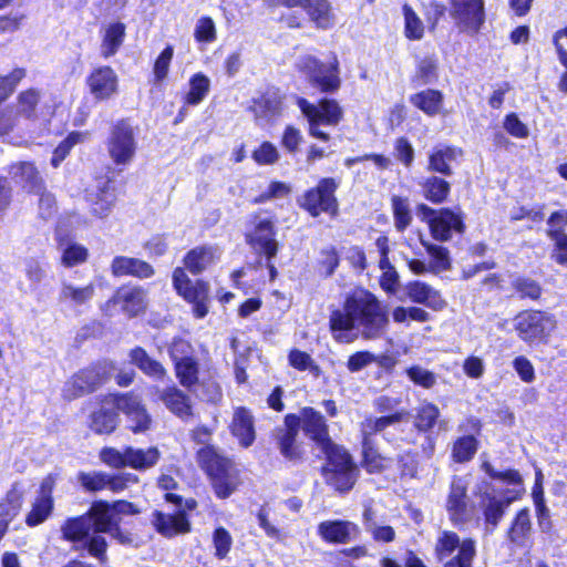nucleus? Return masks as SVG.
I'll list each match as a JSON object with an SVG mask.
<instances>
[{"instance_id": "nucleus-29", "label": "nucleus", "mask_w": 567, "mask_h": 567, "mask_svg": "<svg viewBox=\"0 0 567 567\" xmlns=\"http://www.w3.org/2000/svg\"><path fill=\"white\" fill-rule=\"evenodd\" d=\"M131 362L136 365L145 375L154 380H163L167 377V370L157 360L148 355L141 347H136L130 351Z\"/></svg>"}, {"instance_id": "nucleus-21", "label": "nucleus", "mask_w": 567, "mask_h": 567, "mask_svg": "<svg viewBox=\"0 0 567 567\" xmlns=\"http://www.w3.org/2000/svg\"><path fill=\"white\" fill-rule=\"evenodd\" d=\"M464 228L462 216L447 208L440 209L430 226L433 238L439 241L450 240L453 233L462 234Z\"/></svg>"}, {"instance_id": "nucleus-4", "label": "nucleus", "mask_w": 567, "mask_h": 567, "mask_svg": "<svg viewBox=\"0 0 567 567\" xmlns=\"http://www.w3.org/2000/svg\"><path fill=\"white\" fill-rule=\"evenodd\" d=\"M435 554L444 567H473L476 544L472 538L460 539L454 532L444 530L435 544Z\"/></svg>"}, {"instance_id": "nucleus-1", "label": "nucleus", "mask_w": 567, "mask_h": 567, "mask_svg": "<svg viewBox=\"0 0 567 567\" xmlns=\"http://www.w3.org/2000/svg\"><path fill=\"white\" fill-rule=\"evenodd\" d=\"M330 329L336 341L350 343L357 329L364 340L381 339L386 334L390 321L386 308L368 290H359L349 296L341 309L331 312Z\"/></svg>"}, {"instance_id": "nucleus-60", "label": "nucleus", "mask_w": 567, "mask_h": 567, "mask_svg": "<svg viewBox=\"0 0 567 567\" xmlns=\"http://www.w3.org/2000/svg\"><path fill=\"white\" fill-rule=\"evenodd\" d=\"M213 544L215 548V556L218 559H224L230 551L233 537L226 528L218 527L213 534Z\"/></svg>"}, {"instance_id": "nucleus-2", "label": "nucleus", "mask_w": 567, "mask_h": 567, "mask_svg": "<svg viewBox=\"0 0 567 567\" xmlns=\"http://www.w3.org/2000/svg\"><path fill=\"white\" fill-rule=\"evenodd\" d=\"M408 415L409 413L406 411L401 410L379 417L369 415L360 423L363 455L362 465L368 472L380 473L384 471L391 462L390 458L378 452L374 436L382 434L383 437L388 440L385 433L386 429L405 420Z\"/></svg>"}, {"instance_id": "nucleus-64", "label": "nucleus", "mask_w": 567, "mask_h": 567, "mask_svg": "<svg viewBox=\"0 0 567 567\" xmlns=\"http://www.w3.org/2000/svg\"><path fill=\"white\" fill-rule=\"evenodd\" d=\"M513 287L522 298H530L532 300H536L542 293L540 286L535 280L528 278L516 279L513 282Z\"/></svg>"}, {"instance_id": "nucleus-7", "label": "nucleus", "mask_w": 567, "mask_h": 567, "mask_svg": "<svg viewBox=\"0 0 567 567\" xmlns=\"http://www.w3.org/2000/svg\"><path fill=\"white\" fill-rule=\"evenodd\" d=\"M298 68L307 75L309 82L321 92H334L340 87L338 60L336 56L327 65L312 55H305L299 59Z\"/></svg>"}, {"instance_id": "nucleus-33", "label": "nucleus", "mask_w": 567, "mask_h": 567, "mask_svg": "<svg viewBox=\"0 0 567 567\" xmlns=\"http://www.w3.org/2000/svg\"><path fill=\"white\" fill-rule=\"evenodd\" d=\"M127 466L137 471L148 470L157 464L161 452L157 447H148L146 450L126 446Z\"/></svg>"}, {"instance_id": "nucleus-17", "label": "nucleus", "mask_w": 567, "mask_h": 567, "mask_svg": "<svg viewBox=\"0 0 567 567\" xmlns=\"http://www.w3.org/2000/svg\"><path fill=\"white\" fill-rule=\"evenodd\" d=\"M299 429L301 427L303 433L312 440L316 445L320 447L329 446L331 441L328 425L323 415L312 408H303L297 415Z\"/></svg>"}, {"instance_id": "nucleus-11", "label": "nucleus", "mask_w": 567, "mask_h": 567, "mask_svg": "<svg viewBox=\"0 0 567 567\" xmlns=\"http://www.w3.org/2000/svg\"><path fill=\"white\" fill-rule=\"evenodd\" d=\"M450 3L456 27L471 35L477 34L485 22L484 0H450Z\"/></svg>"}, {"instance_id": "nucleus-55", "label": "nucleus", "mask_w": 567, "mask_h": 567, "mask_svg": "<svg viewBox=\"0 0 567 567\" xmlns=\"http://www.w3.org/2000/svg\"><path fill=\"white\" fill-rule=\"evenodd\" d=\"M403 16L405 37L410 40L422 39L424 34V24L414 10L410 6L404 4Z\"/></svg>"}, {"instance_id": "nucleus-9", "label": "nucleus", "mask_w": 567, "mask_h": 567, "mask_svg": "<svg viewBox=\"0 0 567 567\" xmlns=\"http://www.w3.org/2000/svg\"><path fill=\"white\" fill-rule=\"evenodd\" d=\"M338 184L333 178H323L316 188L309 189L301 198V207L311 216L317 217L321 213H328L336 216L338 213V202L334 192Z\"/></svg>"}, {"instance_id": "nucleus-23", "label": "nucleus", "mask_w": 567, "mask_h": 567, "mask_svg": "<svg viewBox=\"0 0 567 567\" xmlns=\"http://www.w3.org/2000/svg\"><path fill=\"white\" fill-rule=\"evenodd\" d=\"M112 301L120 305L128 317L143 313L147 307V291L140 286L122 287L114 295Z\"/></svg>"}, {"instance_id": "nucleus-39", "label": "nucleus", "mask_w": 567, "mask_h": 567, "mask_svg": "<svg viewBox=\"0 0 567 567\" xmlns=\"http://www.w3.org/2000/svg\"><path fill=\"white\" fill-rule=\"evenodd\" d=\"M411 103L429 116L441 113L443 106V94L436 90H424L411 96Z\"/></svg>"}, {"instance_id": "nucleus-26", "label": "nucleus", "mask_w": 567, "mask_h": 567, "mask_svg": "<svg viewBox=\"0 0 567 567\" xmlns=\"http://www.w3.org/2000/svg\"><path fill=\"white\" fill-rule=\"evenodd\" d=\"M466 498L467 494L465 484L461 478H455L452 482L446 504V508L452 520L463 522L468 517Z\"/></svg>"}, {"instance_id": "nucleus-50", "label": "nucleus", "mask_w": 567, "mask_h": 567, "mask_svg": "<svg viewBox=\"0 0 567 567\" xmlns=\"http://www.w3.org/2000/svg\"><path fill=\"white\" fill-rule=\"evenodd\" d=\"M189 86L190 89L186 95V103L197 105L209 92L210 81L206 75L197 73L190 79Z\"/></svg>"}, {"instance_id": "nucleus-47", "label": "nucleus", "mask_w": 567, "mask_h": 567, "mask_svg": "<svg viewBox=\"0 0 567 567\" xmlns=\"http://www.w3.org/2000/svg\"><path fill=\"white\" fill-rule=\"evenodd\" d=\"M478 449V442L473 435L458 437L452 446V458L456 463H465L473 458Z\"/></svg>"}, {"instance_id": "nucleus-57", "label": "nucleus", "mask_w": 567, "mask_h": 567, "mask_svg": "<svg viewBox=\"0 0 567 567\" xmlns=\"http://www.w3.org/2000/svg\"><path fill=\"white\" fill-rule=\"evenodd\" d=\"M548 230L547 234L551 240L555 241V245L560 241V239L566 238L567 235L564 233L567 227V210L561 209L558 212H554L548 220Z\"/></svg>"}, {"instance_id": "nucleus-49", "label": "nucleus", "mask_w": 567, "mask_h": 567, "mask_svg": "<svg viewBox=\"0 0 567 567\" xmlns=\"http://www.w3.org/2000/svg\"><path fill=\"white\" fill-rule=\"evenodd\" d=\"M440 416L439 408L433 403H424L416 409L414 426L421 432L430 431Z\"/></svg>"}, {"instance_id": "nucleus-40", "label": "nucleus", "mask_w": 567, "mask_h": 567, "mask_svg": "<svg viewBox=\"0 0 567 567\" xmlns=\"http://www.w3.org/2000/svg\"><path fill=\"white\" fill-rule=\"evenodd\" d=\"M174 371L183 388L195 391V388L199 384V364L196 359L177 362L174 365Z\"/></svg>"}, {"instance_id": "nucleus-20", "label": "nucleus", "mask_w": 567, "mask_h": 567, "mask_svg": "<svg viewBox=\"0 0 567 567\" xmlns=\"http://www.w3.org/2000/svg\"><path fill=\"white\" fill-rule=\"evenodd\" d=\"M318 534L328 543L347 544L358 538L360 528L350 520H324L318 525Z\"/></svg>"}, {"instance_id": "nucleus-32", "label": "nucleus", "mask_w": 567, "mask_h": 567, "mask_svg": "<svg viewBox=\"0 0 567 567\" xmlns=\"http://www.w3.org/2000/svg\"><path fill=\"white\" fill-rule=\"evenodd\" d=\"M281 106L280 95L277 92H267L254 100L249 110L255 114L256 120H269L281 113Z\"/></svg>"}, {"instance_id": "nucleus-34", "label": "nucleus", "mask_w": 567, "mask_h": 567, "mask_svg": "<svg viewBox=\"0 0 567 567\" xmlns=\"http://www.w3.org/2000/svg\"><path fill=\"white\" fill-rule=\"evenodd\" d=\"M125 29L122 22L111 23L105 28L101 43V55L104 59L113 56L118 51L125 38Z\"/></svg>"}, {"instance_id": "nucleus-63", "label": "nucleus", "mask_w": 567, "mask_h": 567, "mask_svg": "<svg viewBox=\"0 0 567 567\" xmlns=\"http://www.w3.org/2000/svg\"><path fill=\"white\" fill-rule=\"evenodd\" d=\"M321 269H323L324 275L327 277L333 275L336 269L338 268L340 264V257L339 254L333 246H329L323 248L320 251V260H319Z\"/></svg>"}, {"instance_id": "nucleus-18", "label": "nucleus", "mask_w": 567, "mask_h": 567, "mask_svg": "<svg viewBox=\"0 0 567 567\" xmlns=\"http://www.w3.org/2000/svg\"><path fill=\"white\" fill-rule=\"evenodd\" d=\"M153 389L172 414L184 422L189 421L194 416L192 399L182 389L176 385H169L164 389L154 386Z\"/></svg>"}, {"instance_id": "nucleus-52", "label": "nucleus", "mask_w": 567, "mask_h": 567, "mask_svg": "<svg viewBox=\"0 0 567 567\" xmlns=\"http://www.w3.org/2000/svg\"><path fill=\"white\" fill-rule=\"evenodd\" d=\"M102 534L92 532V535H89L82 543V547L87 550L90 556L96 558L101 564H105L107 560V542Z\"/></svg>"}, {"instance_id": "nucleus-16", "label": "nucleus", "mask_w": 567, "mask_h": 567, "mask_svg": "<svg viewBox=\"0 0 567 567\" xmlns=\"http://www.w3.org/2000/svg\"><path fill=\"white\" fill-rule=\"evenodd\" d=\"M86 85L95 100H110L118 91V76L111 66H97L86 78Z\"/></svg>"}, {"instance_id": "nucleus-53", "label": "nucleus", "mask_w": 567, "mask_h": 567, "mask_svg": "<svg viewBox=\"0 0 567 567\" xmlns=\"http://www.w3.org/2000/svg\"><path fill=\"white\" fill-rule=\"evenodd\" d=\"M52 508V498L38 496L31 512L27 516V524L29 526H37L43 523L50 516Z\"/></svg>"}, {"instance_id": "nucleus-41", "label": "nucleus", "mask_w": 567, "mask_h": 567, "mask_svg": "<svg viewBox=\"0 0 567 567\" xmlns=\"http://www.w3.org/2000/svg\"><path fill=\"white\" fill-rule=\"evenodd\" d=\"M320 450L324 453L328 461L327 465L323 467V472L357 467L350 454L332 441L329 442V446L320 447Z\"/></svg>"}, {"instance_id": "nucleus-15", "label": "nucleus", "mask_w": 567, "mask_h": 567, "mask_svg": "<svg viewBox=\"0 0 567 567\" xmlns=\"http://www.w3.org/2000/svg\"><path fill=\"white\" fill-rule=\"evenodd\" d=\"M106 379L105 367L96 365L84 369L72 377L64 386V396L69 400L94 391Z\"/></svg>"}, {"instance_id": "nucleus-12", "label": "nucleus", "mask_w": 567, "mask_h": 567, "mask_svg": "<svg viewBox=\"0 0 567 567\" xmlns=\"http://www.w3.org/2000/svg\"><path fill=\"white\" fill-rule=\"evenodd\" d=\"M137 143L135 141L133 127L126 122L121 121L112 128L107 151L116 165H128L136 153Z\"/></svg>"}, {"instance_id": "nucleus-27", "label": "nucleus", "mask_w": 567, "mask_h": 567, "mask_svg": "<svg viewBox=\"0 0 567 567\" xmlns=\"http://www.w3.org/2000/svg\"><path fill=\"white\" fill-rule=\"evenodd\" d=\"M218 258V249L213 246H199L190 251L184 258L185 267L194 275H198L207 269Z\"/></svg>"}, {"instance_id": "nucleus-31", "label": "nucleus", "mask_w": 567, "mask_h": 567, "mask_svg": "<svg viewBox=\"0 0 567 567\" xmlns=\"http://www.w3.org/2000/svg\"><path fill=\"white\" fill-rule=\"evenodd\" d=\"M86 516L91 519L92 532L107 533L116 523L111 504L105 501L94 502Z\"/></svg>"}, {"instance_id": "nucleus-24", "label": "nucleus", "mask_w": 567, "mask_h": 567, "mask_svg": "<svg viewBox=\"0 0 567 567\" xmlns=\"http://www.w3.org/2000/svg\"><path fill=\"white\" fill-rule=\"evenodd\" d=\"M111 272L115 277L133 276L147 279L154 276L155 270L148 262L126 256H117L112 260Z\"/></svg>"}, {"instance_id": "nucleus-10", "label": "nucleus", "mask_w": 567, "mask_h": 567, "mask_svg": "<svg viewBox=\"0 0 567 567\" xmlns=\"http://www.w3.org/2000/svg\"><path fill=\"white\" fill-rule=\"evenodd\" d=\"M173 285L179 296L194 303V313L197 318L202 319L208 313L209 286L207 282L197 280L193 284L183 268H176L173 272Z\"/></svg>"}, {"instance_id": "nucleus-56", "label": "nucleus", "mask_w": 567, "mask_h": 567, "mask_svg": "<svg viewBox=\"0 0 567 567\" xmlns=\"http://www.w3.org/2000/svg\"><path fill=\"white\" fill-rule=\"evenodd\" d=\"M61 262L68 268L85 262L89 257V250L78 243L66 244L65 247L61 246Z\"/></svg>"}, {"instance_id": "nucleus-14", "label": "nucleus", "mask_w": 567, "mask_h": 567, "mask_svg": "<svg viewBox=\"0 0 567 567\" xmlns=\"http://www.w3.org/2000/svg\"><path fill=\"white\" fill-rule=\"evenodd\" d=\"M299 423L296 414L285 416L284 426L276 430V442L280 454L288 461H300L303 456L301 443L297 441Z\"/></svg>"}, {"instance_id": "nucleus-46", "label": "nucleus", "mask_w": 567, "mask_h": 567, "mask_svg": "<svg viewBox=\"0 0 567 567\" xmlns=\"http://www.w3.org/2000/svg\"><path fill=\"white\" fill-rule=\"evenodd\" d=\"M116 426L117 414L104 406L91 415L90 427L97 434H110Z\"/></svg>"}, {"instance_id": "nucleus-5", "label": "nucleus", "mask_w": 567, "mask_h": 567, "mask_svg": "<svg viewBox=\"0 0 567 567\" xmlns=\"http://www.w3.org/2000/svg\"><path fill=\"white\" fill-rule=\"evenodd\" d=\"M297 105L308 120L309 134L323 142L329 140V134L320 130V125L336 126L343 116L341 106L334 100L323 99L316 105L298 97Z\"/></svg>"}, {"instance_id": "nucleus-59", "label": "nucleus", "mask_w": 567, "mask_h": 567, "mask_svg": "<svg viewBox=\"0 0 567 567\" xmlns=\"http://www.w3.org/2000/svg\"><path fill=\"white\" fill-rule=\"evenodd\" d=\"M84 137L85 135L83 133L73 132L63 142H61L53 152V156L51 158L52 166L58 167L61 164V162L66 157L70 150L78 143H81L84 140Z\"/></svg>"}, {"instance_id": "nucleus-30", "label": "nucleus", "mask_w": 567, "mask_h": 567, "mask_svg": "<svg viewBox=\"0 0 567 567\" xmlns=\"http://www.w3.org/2000/svg\"><path fill=\"white\" fill-rule=\"evenodd\" d=\"M461 151L447 145L434 147L429 156V167L431 172H436L445 176L453 174L451 163L454 162Z\"/></svg>"}, {"instance_id": "nucleus-51", "label": "nucleus", "mask_w": 567, "mask_h": 567, "mask_svg": "<svg viewBox=\"0 0 567 567\" xmlns=\"http://www.w3.org/2000/svg\"><path fill=\"white\" fill-rule=\"evenodd\" d=\"M22 506V492L14 484L0 503V517L13 519Z\"/></svg>"}, {"instance_id": "nucleus-42", "label": "nucleus", "mask_w": 567, "mask_h": 567, "mask_svg": "<svg viewBox=\"0 0 567 567\" xmlns=\"http://www.w3.org/2000/svg\"><path fill=\"white\" fill-rule=\"evenodd\" d=\"M323 475L328 485L343 493L353 487L357 481L358 468L331 470L323 472Z\"/></svg>"}, {"instance_id": "nucleus-45", "label": "nucleus", "mask_w": 567, "mask_h": 567, "mask_svg": "<svg viewBox=\"0 0 567 567\" xmlns=\"http://www.w3.org/2000/svg\"><path fill=\"white\" fill-rule=\"evenodd\" d=\"M105 404L115 406L123 414L131 415L132 413L144 406L141 395L134 392H127L124 394H110L104 400Z\"/></svg>"}, {"instance_id": "nucleus-43", "label": "nucleus", "mask_w": 567, "mask_h": 567, "mask_svg": "<svg viewBox=\"0 0 567 567\" xmlns=\"http://www.w3.org/2000/svg\"><path fill=\"white\" fill-rule=\"evenodd\" d=\"M40 101V93L37 90L30 89L21 92L14 104L13 110L18 120L23 117L25 120H34L37 117V106Z\"/></svg>"}, {"instance_id": "nucleus-48", "label": "nucleus", "mask_w": 567, "mask_h": 567, "mask_svg": "<svg viewBox=\"0 0 567 567\" xmlns=\"http://www.w3.org/2000/svg\"><path fill=\"white\" fill-rule=\"evenodd\" d=\"M391 205L395 229L398 231H404L412 221L410 202L406 197L394 195L391 198Z\"/></svg>"}, {"instance_id": "nucleus-25", "label": "nucleus", "mask_w": 567, "mask_h": 567, "mask_svg": "<svg viewBox=\"0 0 567 567\" xmlns=\"http://www.w3.org/2000/svg\"><path fill=\"white\" fill-rule=\"evenodd\" d=\"M95 295L94 284L80 287L69 281H62L58 300L60 303L79 308L90 302Z\"/></svg>"}, {"instance_id": "nucleus-35", "label": "nucleus", "mask_w": 567, "mask_h": 567, "mask_svg": "<svg viewBox=\"0 0 567 567\" xmlns=\"http://www.w3.org/2000/svg\"><path fill=\"white\" fill-rule=\"evenodd\" d=\"M13 177L28 192L40 194L43 189L42 179L33 164L23 162L13 166Z\"/></svg>"}, {"instance_id": "nucleus-58", "label": "nucleus", "mask_w": 567, "mask_h": 567, "mask_svg": "<svg viewBox=\"0 0 567 567\" xmlns=\"http://www.w3.org/2000/svg\"><path fill=\"white\" fill-rule=\"evenodd\" d=\"M24 76L25 70L21 68L14 69L8 75L0 76V104L13 93Z\"/></svg>"}, {"instance_id": "nucleus-8", "label": "nucleus", "mask_w": 567, "mask_h": 567, "mask_svg": "<svg viewBox=\"0 0 567 567\" xmlns=\"http://www.w3.org/2000/svg\"><path fill=\"white\" fill-rule=\"evenodd\" d=\"M556 328L553 316L538 311H523L515 318V329L519 338L526 342L542 341Z\"/></svg>"}, {"instance_id": "nucleus-61", "label": "nucleus", "mask_w": 567, "mask_h": 567, "mask_svg": "<svg viewBox=\"0 0 567 567\" xmlns=\"http://www.w3.org/2000/svg\"><path fill=\"white\" fill-rule=\"evenodd\" d=\"M406 374L411 381H413L416 385H420L424 389H431L437 382L435 373L420 365H413L409 368L406 370Z\"/></svg>"}, {"instance_id": "nucleus-37", "label": "nucleus", "mask_w": 567, "mask_h": 567, "mask_svg": "<svg viewBox=\"0 0 567 567\" xmlns=\"http://www.w3.org/2000/svg\"><path fill=\"white\" fill-rule=\"evenodd\" d=\"M63 538L73 542H84L92 532L91 519L86 514L69 518L61 527Z\"/></svg>"}, {"instance_id": "nucleus-54", "label": "nucleus", "mask_w": 567, "mask_h": 567, "mask_svg": "<svg viewBox=\"0 0 567 567\" xmlns=\"http://www.w3.org/2000/svg\"><path fill=\"white\" fill-rule=\"evenodd\" d=\"M530 529L529 513L526 508L519 511L508 532V538L515 544H523Z\"/></svg>"}, {"instance_id": "nucleus-62", "label": "nucleus", "mask_w": 567, "mask_h": 567, "mask_svg": "<svg viewBox=\"0 0 567 567\" xmlns=\"http://www.w3.org/2000/svg\"><path fill=\"white\" fill-rule=\"evenodd\" d=\"M194 37L198 42H214L216 40V27L213 19L208 17L198 19Z\"/></svg>"}, {"instance_id": "nucleus-19", "label": "nucleus", "mask_w": 567, "mask_h": 567, "mask_svg": "<svg viewBox=\"0 0 567 567\" xmlns=\"http://www.w3.org/2000/svg\"><path fill=\"white\" fill-rule=\"evenodd\" d=\"M403 291L405 298L410 301L423 305L432 310L440 311L446 306L440 291L426 282L420 280L410 281L403 287Z\"/></svg>"}, {"instance_id": "nucleus-28", "label": "nucleus", "mask_w": 567, "mask_h": 567, "mask_svg": "<svg viewBox=\"0 0 567 567\" xmlns=\"http://www.w3.org/2000/svg\"><path fill=\"white\" fill-rule=\"evenodd\" d=\"M231 432L245 447L255 441L254 417L246 408H237L234 412Z\"/></svg>"}, {"instance_id": "nucleus-38", "label": "nucleus", "mask_w": 567, "mask_h": 567, "mask_svg": "<svg viewBox=\"0 0 567 567\" xmlns=\"http://www.w3.org/2000/svg\"><path fill=\"white\" fill-rule=\"evenodd\" d=\"M302 9L320 29H329L334 24V14L328 0H309V6H302Z\"/></svg>"}, {"instance_id": "nucleus-36", "label": "nucleus", "mask_w": 567, "mask_h": 567, "mask_svg": "<svg viewBox=\"0 0 567 567\" xmlns=\"http://www.w3.org/2000/svg\"><path fill=\"white\" fill-rule=\"evenodd\" d=\"M363 525L365 532L369 533L375 542L390 543L395 538L394 529L389 525L380 523L371 507H367L363 512Z\"/></svg>"}, {"instance_id": "nucleus-22", "label": "nucleus", "mask_w": 567, "mask_h": 567, "mask_svg": "<svg viewBox=\"0 0 567 567\" xmlns=\"http://www.w3.org/2000/svg\"><path fill=\"white\" fill-rule=\"evenodd\" d=\"M152 524L156 532L166 538L190 532V523L184 511H178L175 514L156 511L153 513Z\"/></svg>"}, {"instance_id": "nucleus-6", "label": "nucleus", "mask_w": 567, "mask_h": 567, "mask_svg": "<svg viewBox=\"0 0 567 567\" xmlns=\"http://www.w3.org/2000/svg\"><path fill=\"white\" fill-rule=\"evenodd\" d=\"M246 243L259 255L271 260L277 256L279 244L276 240L275 221L269 217L255 214L250 217V228L246 231Z\"/></svg>"}, {"instance_id": "nucleus-44", "label": "nucleus", "mask_w": 567, "mask_h": 567, "mask_svg": "<svg viewBox=\"0 0 567 567\" xmlns=\"http://www.w3.org/2000/svg\"><path fill=\"white\" fill-rule=\"evenodd\" d=\"M421 186L424 197L433 204L445 202L451 189L450 183L437 176L426 178Z\"/></svg>"}, {"instance_id": "nucleus-13", "label": "nucleus", "mask_w": 567, "mask_h": 567, "mask_svg": "<svg viewBox=\"0 0 567 567\" xmlns=\"http://www.w3.org/2000/svg\"><path fill=\"white\" fill-rule=\"evenodd\" d=\"M478 506L483 512L487 529L493 532L498 525L505 513V509L509 506L513 498L496 495L495 491L487 482H482L478 486Z\"/></svg>"}, {"instance_id": "nucleus-3", "label": "nucleus", "mask_w": 567, "mask_h": 567, "mask_svg": "<svg viewBox=\"0 0 567 567\" xmlns=\"http://www.w3.org/2000/svg\"><path fill=\"white\" fill-rule=\"evenodd\" d=\"M197 456L217 497H229L241 484L240 473L235 463L219 455L213 446L202 447Z\"/></svg>"}]
</instances>
